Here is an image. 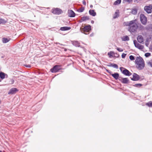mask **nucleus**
<instances>
[{
  "label": "nucleus",
  "mask_w": 152,
  "mask_h": 152,
  "mask_svg": "<svg viewBox=\"0 0 152 152\" xmlns=\"http://www.w3.org/2000/svg\"><path fill=\"white\" fill-rule=\"evenodd\" d=\"M124 1L129 2V3L130 2L132 1V0H124Z\"/></svg>",
  "instance_id": "39"
},
{
  "label": "nucleus",
  "mask_w": 152,
  "mask_h": 152,
  "mask_svg": "<svg viewBox=\"0 0 152 152\" xmlns=\"http://www.w3.org/2000/svg\"><path fill=\"white\" fill-rule=\"evenodd\" d=\"M114 54V53L113 52L111 51L108 53V55L109 58H111L113 57Z\"/></svg>",
  "instance_id": "20"
},
{
  "label": "nucleus",
  "mask_w": 152,
  "mask_h": 152,
  "mask_svg": "<svg viewBox=\"0 0 152 152\" xmlns=\"http://www.w3.org/2000/svg\"><path fill=\"white\" fill-rule=\"evenodd\" d=\"M84 7H82L79 9L78 11L80 12H82L84 11Z\"/></svg>",
  "instance_id": "30"
},
{
  "label": "nucleus",
  "mask_w": 152,
  "mask_h": 152,
  "mask_svg": "<svg viewBox=\"0 0 152 152\" xmlns=\"http://www.w3.org/2000/svg\"><path fill=\"white\" fill-rule=\"evenodd\" d=\"M119 16V10H117L115 12L113 18H117Z\"/></svg>",
  "instance_id": "16"
},
{
  "label": "nucleus",
  "mask_w": 152,
  "mask_h": 152,
  "mask_svg": "<svg viewBox=\"0 0 152 152\" xmlns=\"http://www.w3.org/2000/svg\"><path fill=\"white\" fill-rule=\"evenodd\" d=\"M138 22L137 19L131 20L130 21L124 23V26H128V31L131 33H134L136 31L138 28Z\"/></svg>",
  "instance_id": "1"
},
{
  "label": "nucleus",
  "mask_w": 152,
  "mask_h": 152,
  "mask_svg": "<svg viewBox=\"0 0 152 152\" xmlns=\"http://www.w3.org/2000/svg\"><path fill=\"white\" fill-rule=\"evenodd\" d=\"M129 59L131 60H134V58L133 56L131 55L129 56Z\"/></svg>",
  "instance_id": "31"
},
{
  "label": "nucleus",
  "mask_w": 152,
  "mask_h": 152,
  "mask_svg": "<svg viewBox=\"0 0 152 152\" xmlns=\"http://www.w3.org/2000/svg\"><path fill=\"white\" fill-rule=\"evenodd\" d=\"M145 105L149 107H152V101H150L146 103Z\"/></svg>",
  "instance_id": "24"
},
{
  "label": "nucleus",
  "mask_w": 152,
  "mask_h": 152,
  "mask_svg": "<svg viewBox=\"0 0 152 152\" xmlns=\"http://www.w3.org/2000/svg\"><path fill=\"white\" fill-rule=\"evenodd\" d=\"M52 12L54 14L56 15H60L63 12L62 10L58 8H54L52 10Z\"/></svg>",
  "instance_id": "6"
},
{
  "label": "nucleus",
  "mask_w": 152,
  "mask_h": 152,
  "mask_svg": "<svg viewBox=\"0 0 152 152\" xmlns=\"http://www.w3.org/2000/svg\"><path fill=\"white\" fill-rule=\"evenodd\" d=\"M120 69L121 71L123 70V73L125 75L130 76L132 74L128 70L122 67L120 68Z\"/></svg>",
  "instance_id": "8"
},
{
  "label": "nucleus",
  "mask_w": 152,
  "mask_h": 152,
  "mask_svg": "<svg viewBox=\"0 0 152 152\" xmlns=\"http://www.w3.org/2000/svg\"><path fill=\"white\" fill-rule=\"evenodd\" d=\"M136 67L138 69L141 70L145 66V63L142 58L140 56L137 57L135 60Z\"/></svg>",
  "instance_id": "2"
},
{
  "label": "nucleus",
  "mask_w": 152,
  "mask_h": 152,
  "mask_svg": "<svg viewBox=\"0 0 152 152\" xmlns=\"http://www.w3.org/2000/svg\"><path fill=\"white\" fill-rule=\"evenodd\" d=\"M140 21L143 25H145L147 23V18L143 14H141L140 15Z\"/></svg>",
  "instance_id": "5"
},
{
  "label": "nucleus",
  "mask_w": 152,
  "mask_h": 152,
  "mask_svg": "<svg viewBox=\"0 0 152 152\" xmlns=\"http://www.w3.org/2000/svg\"><path fill=\"white\" fill-rule=\"evenodd\" d=\"M71 28L70 27H61L60 28V30L62 31H65L69 30Z\"/></svg>",
  "instance_id": "15"
},
{
  "label": "nucleus",
  "mask_w": 152,
  "mask_h": 152,
  "mask_svg": "<svg viewBox=\"0 0 152 152\" xmlns=\"http://www.w3.org/2000/svg\"><path fill=\"white\" fill-rule=\"evenodd\" d=\"M134 45L136 47L140 50H142L144 48L143 46L141 45L137 42L136 40H134L133 41Z\"/></svg>",
  "instance_id": "9"
},
{
  "label": "nucleus",
  "mask_w": 152,
  "mask_h": 152,
  "mask_svg": "<svg viewBox=\"0 0 152 152\" xmlns=\"http://www.w3.org/2000/svg\"><path fill=\"white\" fill-rule=\"evenodd\" d=\"M122 40L123 41H129V38L127 36H125L121 38Z\"/></svg>",
  "instance_id": "18"
},
{
  "label": "nucleus",
  "mask_w": 152,
  "mask_h": 152,
  "mask_svg": "<svg viewBox=\"0 0 152 152\" xmlns=\"http://www.w3.org/2000/svg\"><path fill=\"white\" fill-rule=\"evenodd\" d=\"M126 54L124 53H123L121 55V57L122 58H124L126 56Z\"/></svg>",
  "instance_id": "33"
},
{
  "label": "nucleus",
  "mask_w": 152,
  "mask_h": 152,
  "mask_svg": "<svg viewBox=\"0 0 152 152\" xmlns=\"http://www.w3.org/2000/svg\"><path fill=\"white\" fill-rule=\"evenodd\" d=\"M81 31L85 34H89V32L91 30V26L90 25H87L83 28H80Z\"/></svg>",
  "instance_id": "3"
},
{
  "label": "nucleus",
  "mask_w": 152,
  "mask_h": 152,
  "mask_svg": "<svg viewBox=\"0 0 152 152\" xmlns=\"http://www.w3.org/2000/svg\"><path fill=\"white\" fill-rule=\"evenodd\" d=\"M5 75L4 73L3 72H0V77L2 79H3L5 78Z\"/></svg>",
  "instance_id": "25"
},
{
  "label": "nucleus",
  "mask_w": 152,
  "mask_h": 152,
  "mask_svg": "<svg viewBox=\"0 0 152 152\" xmlns=\"http://www.w3.org/2000/svg\"><path fill=\"white\" fill-rule=\"evenodd\" d=\"M83 4L85 5H86V1L84 0L83 1Z\"/></svg>",
  "instance_id": "40"
},
{
  "label": "nucleus",
  "mask_w": 152,
  "mask_h": 152,
  "mask_svg": "<svg viewBox=\"0 0 152 152\" xmlns=\"http://www.w3.org/2000/svg\"><path fill=\"white\" fill-rule=\"evenodd\" d=\"M129 80L126 78H123L122 79V82L124 83H128Z\"/></svg>",
  "instance_id": "23"
},
{
  "label": "nucleus",
  "mask_w": 152,
  "mask_h": 152,
  "mask_svg": "<svg viewBox=\"0 0 152 152\" xmlns=\"http://www.w3.org/2000/svg\"><path fill=\"white\" fill-rule=\"evenodd\" d=\"M135 86L136 87H141L142 86V84H136L135 85Z\"/></svg>",
  "instance_id": "35"
},
{
  "label": "nucleus",
  "mask_w": 152,
  "mask_h": 152,
  "mask_svg": "<svg viewBox=\"0 0 152 152\" xmlns=\"http://www.w3.org/2000/svg\"><path fill=\"white\" fill-rule=\"evenodd\" d=\"M147 64L148 65L152 67V59L148 62Z\"/></svg>",
  "instance_id": "29"
},
{
  "label": "nucleus",
  "mask_w": 152,
  "mask_h": 152,
  "mask_svg": "<svg viewBox=\"0 0 152 152\" xmlns=\"http://www.w3.org/2000/svg\"><path fill=\"white\" fill-rule=\"evenodd\" d=\"M89 13L90 15L94 16H95L96 14V12L93 10H90L89 11Z\"/></svg>",
  "instance_id": "19"
},
{
  "label": "nucleus",
  "mask_w": 152,
  "mask_h": 152,
  "mask_svg": "<svg viewBox=\"0 0 152 152\" xmlns=\"http://www.w3.org/2000/svg\"><path fill=\"white\" fill-rule=\"evenodd\" d=\"M145 55L146 57H148L151 55V53H146L145 54Z\"/></svg>",
  "instance_id": "32"
},
{
  "label": "nucleus",
  "mask_w": 152,
  "mask_h": 152,
  "mask_svg": "<svg viewBox=\"0 0 152 152\" xmlns=\"http://www.w3.org/2000/svg\"><path fill=\"white\" fill-rule=\"evenodd\" d=\"M91 23H94V21L93 20L91 21Z\"/></svg>",
  "instance_id": "41"
},
{
  "label": "nucleus",
  "mask_w": 152,
  "mask_h": 152,
  "mask_svg": "<svg viewBox=\"0 0 152 152\" xmlns=\"http://www.w3.org/2000/svg\"><path fill=\"white\" fill-rule=\"evenodd\" d=\"M137 40L139 43H142L144 41V39L142 36L140 35L138 36Z\"/></svg>",
  "instance_id": "13"
},
{
  "label": "nucleus",
  "mask_w": 152,
  "mask_h": 152,
  "mask_svg": "<svg viewBox=\"0 0 152 152\" xmlns=\"http://www.w3.org/2000/svg\"><path fill=\"white\" fill-rule=\"evenodd\" d=\"M10 40V38L7 39V38H3L2 39V41L3 43H6L8 42Z\"/></svg>",
  "instance_id": "21"
},
{
  "label": "nucleus",
  "mask_w": 152,
  "mask_h": 152,
  "mask_svg": "<svg viewBox=\"0 0 152 152\" xmlns=\"http://www.w3.org/2000/svg\"><path fill=\"white\" fill-rule=\"evenodd\" d=\"M121 2V0H117L115 1L114 4L115 5H117L120 4Z\"/></svg>",
  "instance_id": "27"
},
{
  "label": "nucleus",
  "mask_w": 152,
  "mask_h": 152,
  "mask_svg": "<svg viewBox=\"0 0 152 152\" xmlns=\"http://www.w3.org/2000/svg\"><path fill=\"white\" fill-rule=\"evenodd\" d=\"M113 67L114 68H118V65L116 64H114L113 66Z\"/></svg>",
  "instance_id": "36"
},
{
  "label": "nucleus",
  "mask_w": 152,
  "mask_h": 152,
  "mask_svg": "<svg viewBox=\"0 0 152 152\" xmlns=\"http://www.w3.org/2000/svg\"><path fill=\"white\" fill-rule=\"evenodd\" d=\"M25 66L26 67L28 68H30L31 67V66L29 64L25 65Z\"/></svg>",
  "instance_id": "38"
},
{
  "label": "nucleus",
  "mask_w": 152,
  "mask_h": 152,
  "mask_svg": "<svg viewBox=\"0 0 152 152\" xmlns=\"http://www.w3.org/2000/svg\"><path fill=\"white\" fill-rule=\"evenodd\" d=\"M10 81L11 84H13L14 82V80L13 79H11Z\"/></svg>",
  "instance_id": "37"
},
{
  "label": "nucleus",
  "mask_w": 152,
  "mask_h": 152,
  "mask_svg": "<svg viewBox=\"0 0 152 152\" xmlns=\"http://www.w3.org/2000/svg\"><path fill=\"white\" fill-rule=\"evenodd\" d=\"M111 75L115 79H117L118 78L119 75V74L117 73L112 74Z\"/></svg>",
  "instance_id": "17"
},
{
  "label": "nucleus",
  "mask_w": 152,
  "mask_h": 152,
  "mask_svg": "<svg viewBox=\"0 0 152 152\" xmlns=\"http://www.w3.org/2000/svg\"><path fill=\"white\" fill-rule=\"evenodd\" d=\"M61 66L60 65H56L50 70V71L53 73H55L61 69Z\"/></svg>",
  "instance_id": "4"
},
{
  "label": "nucleus",
  "mask_w": 152,
  "mask_h": 152,
  "mask_svg": "<svg viewBox=\"0 0 152 152\" xmlns=\"http://www.w3.org/2000/svg\"><path fill=\"white\" fill-rule=\"evenodd\" d=\"M144 10L148 13H150L152 12V5L150 4L148 6H145Z\"/></svg>",
  "instance_id": "7"
},
{
  "label": "nucleus",
  "mask_w": 152,
  "mask_h": 152,
  "mask_svg": "<svg viewBox=\"0 0 152 152\" xmlns=\"http://www.w3.org/2000/svg\"><path fill=\"white\" fill-rule=\"evenodd\" d=\"M6 23V21L4 19L0 18V24H4Z\"/></svg>",
  "instance_id": "28"
},
{
  "label": "nucleus",
  "mask_w": 152,
  "mask_h": 152,
  "mask_svg": "<svg viewBox=\"0 0 152 152\" xmlns=\"http://www.w3.org/2000/svg\"><path fill=\"white\" fill-rule=\"evenodd\" d=\"M18 90L16 88H11L8 92V94H15L16 92H18Z\"/></svg>",
  "instance_id": "10"
},
{
  "label": "nucleus",
  "mask_w": 152,
  "mask_h": 152,
  "mask_svg": "<svg viewBox=\"0 0 152 152\" xmlns=\"http://www.w3.org/2000/svg\"><path fill=\"white\" fill-rule=\"evenodd\" d=\"M117 49L119 52H122L123 51V50L121 48H117Z\"/></svg>",
  "instance_id": "34"
},
{
  "label": "nucleus",
  "mask_w": 152,
  "mask_h": 152,
  "mask_svg": "<svg viewBox=\"0 0 152 152\" xmlns=\"http://www.w3.org/2000/svg\"><path fill=\"white\" fill-rule=\"evenodd\" d=\"M140 79V77L139 75L136 73H134L132 77L131 78V79L134 81H137L138 80Z\"/></svg>",
  "instance_id": "11"
},
{
  "label": "nucleus",
  "mask_w": 152,
  "mask_h": 152,
  "mask_svg": "<svg viewBox=\"0 0 152 152\" xmlns=\"http://www.w3.org/2000/svg\"><path fill=\"white\" fill-rule=\"evenodd\" d=\"M69 16L71 17H74L75 16V14L72 10H69L68 12Z\"/></svg>",
  "instance_id": "12"
},
{
  "label": "nucleus",
  "mask_w": 152,
  "mask_h": 152,
  "mask_svg": "<svg viewBox=\"0 0 152 152\" xmlns=\"http://www.w3.org/2000/svg\"><path fill=\"white\" fill-rule=\"evenodd\" d=\"M73 44L76 47H79L80 45V43L77 41H74L73 42Z\"/></svg>",
  "instance_id": "22"
},
{
  "label": "nucleus",
  "mask_w": 152,
  "mask_h": 152,
  "mask_svg": "<svg viewBox=\"0 0 152 152\" xmlns=\"http://www.w3.org/2000/svg\"><path fill=\"white\" fill-rule=\"evenodd\" d=\"M0 152H2V151H0Z\"/></svg>",
  "instance_id": "43"
},
{
  "label": "nucleus",
  "mask_w": 152,
  "mask_h": 152,
  "mask_svg": "<svg viewBox=\"0 0 152 152\" xmlns=\"http://www.w3.org/2000/svg\"><path fill=\"white\" fill-rule=\"evenodd\" d=\"M137 8L134 7L132 9L131 13L134 15H136L137 13Z\"/></svg>",
  "instance_id": "14"
},
{
  "label": "nucleus",
  "mask_w": 152,
  "mask_h": 152,
  "mask_svg": "<svg viewBox=\"0 0 152 152\" xmlns=\"http://www.w3.org/2000/svg\"><path fill=\"white\" fill-rule=\"evenodd\" d=\"M145 45L147 46H148V45L147 43H146Z\"/></svg>",
  "instance_id": "42"
},
{
  "label": "nucleus",
  "mask_w": 152,
  "mask_h": 152,
  "mask_svg": "<svg viewBox=\"0 0 152 152\" xmlns=\"http://www.w3.org/2000/svg\"><path fill=\"white\" fill-rule=\"evenodd\" d=\"M89 19V18L88 16H84L82 18L81 20L84 21Z\"/></svg>",
  "instance_id": "26"
}]
</instances>
